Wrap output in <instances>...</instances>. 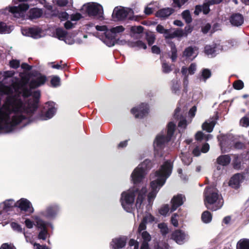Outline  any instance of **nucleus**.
<instances>
[{"label":"nucleus","instance_id":"obj_1","mask_svg":"<svg viewBox=\"0 0 249 249\" xmlns=\"http://www.w3.org/2000/svg\"><path fill=\"white\" fill-rule=\"evenodd\" d=\"M14 74V72L13 71L3 72L4 80L3 82H0V93L10 94L14 93L15 94L13 96H8L4 102L8 98L21 101L27 113V118L22 123L24 125H25L30 122L29 119L37 107V103L40 93L38 90L35 91L32 95L33 99H30V100L27 102L26 98L31 95L30 90L27 88V84L30 80L29 75L21 74L20 80L18 78H12L11 80L12 83L10 87L4 85L3 84L7 80L8 78L12 76Z\"/></svg>","mask_w":249,"mask_h":249},{"label":"nucleus","instance_id":"obj_2","mask_svg":"<svg viewBox=\"0 0 249 249\" xmlns=\"http://www.w3.org/2000/svg\"><path fill=\"white\" fill-rule=\"evenodd\" d=\"M173 169V163L170 160L165 161L160 169L151 175V192L148 195L149 203L156 197L160 188L164 184L167 178L171 175Z\"/></svg>","mask_w":249,"mask_h":249},{"label":"nucleus","instance_id":"obj_3","mask_svg":"<svg viewBox=\"0 0 249 249\" xmlns=\"http://www.w3.org/2000/svg\"><path fill=\"white\" fill-rule=\"evenodd\" d=\"M146 192V189L145 187H142L139 191H136V189L133 188L122 193L121 202L124 210L127 212L131 211L134 201V196L136 193L138 195V197L136 199V206L138 210V213H139V209H140L142 205V202L145 198Z\"/></svg>","mask_w":249,"mask_h":249},{"label":"nucleus","instance_id":"obj_4","mask_svg":"<svg viewBox=\"0 0 249 249\" xmlns=\"http://www.w3.org/2000/svg\"><path fill=\"white\" fill-rule=\"evenodd\" d=\"M204 196V204L207 209L212 211H216L222 207L223 200L215 187L211 186L206 188Z\"/></svg>","mask_w":249,"mask_h":249},{"label":"nucleus","instance_id":"obj_5","mask_svg":"<svg viewBox=\"0 0 249 249\" xmlns=\"http://www.w3.org/2000/svg\"><path fill=\"white\" fill-rule=\"evenodd\" d=\"M176 124L173 122H170L167 125L166 135L161 132L158 134L154 142V148L155 154L160 155L161 150L163 148L165 144L169 141L173 136L175 130Z\"/></svg>","mask_w":249,"mask_h":249},{"label":"nucleus","instance_id":"obj_6","mask_svg":"<svg viewBox=\"0 0 249 249\" xmlns=\"http://www.w3.org/2000/svg\"><path fill=\"white\" fill-rule=\"evenodd\" d=\"M155 221V218L151 213H147L144 214L142 220L138 228V232L141 234L143 239L141 249H149L148 242L151 240V238L149 233L145 231L146 228V224L147 223H152Z\"/></svg>","mask_w":249,"mask_h":249},{"label":"nucleus","instance_id":"obj_7","mask_svg":"<svg viewBox=\"0 0 249 249\" xmlns=\"http://www.w3.org/2000/svg\"><path fill=\"white\" fill-rule=\"evenodd\" d=\"M150 164L151 161L146 160L135 169L131 176V180L134 184L139 183L142 180L145 174V170L150 168Z\"/></svg>","mask_w":249,"mask_h":249},{"label":"nucleus","instance_id":"obj_8","mask_svg":"<svg viewBox=\"0 0 249 249\" xmlns=\"http://www.w3.org/2000/svg\"><path fill=\"white\" fill-rule=\"evenodd\" d=\"M81 10L90 16H95L98 18L103 17V8L100 4L97 3L89 2L83 5Z\"/></svg>","mask_w":249,"mask_h":249},{"label":"nucleus","instance_id":"obj_9","mask_svg":"<svg viewBox=\"0 0 249 249\" xmlns=\"http://www.w3.org/2000/svg\"><path fill=\"white\" fill-rule=\"evenodd\" d=\"M133 13L132 10L129 8L116 7L113 10L112 17L117 20H122L126 17L130 18V16Z\"/></svg>","mask_w":249,"mask_h":249},{"label":"nucleus","instance_id":"obj_10","mask_svg":"<svg viewBox=\"0 0 249 249\" xmlns=\"http://www.w3.org/2000/svg\"><path fill=\"white\" fill-rule=\"evenodd\" d=\"M33 218L36 222V227L41 230L38 235V238L45 240L48 234L46 229L47 223L43 221L38 216L34 215Z\"/></svg>","mask_w":249,"mask_h":249},{"label":"nucleus","instance_id":"obj_11","mask_svg":"<svg viewBox=\"0 0 249 249\" xmlns=\"http://www.w3.org/2000/svg\"><path fill=\"white\" fill-rule=\"evenodd\" d=\"M29 8V5L26 3H22L18 6L9 7L7 8L14 17L20 18L24 16L26 11Z\"/></svg>","mask_w":249,"mask_h":249},{"label":"nucleus","instance_id":"obj_12","mask_svg":"<svg viewBox=\"0 0 249 249\" xmlns=\"http://www.w3.org/2000/svg\"><path fill=\"white\" fill-rule=\"evenodd\" d=\"M96 29L98 31H104L105 36L111 35L115 37L116 34L123 32L124 31V28L122 26H118L112 28L110 29H107L106 26H96Z\"/></svg>","mask_w":249,"mask_h":249},{"label":"nucleus","instance_id":"obj_13","mask_svg":"<svg viewBox=\"0 0 249 249\" xmlns=\"http://www.w3.org/2000/svg\"><path fill=\"white\" fill-rule=\"evenodd\" d=\"M16 207L30 214L33 213L34 211L31 203L27 199L23 198H21L16 202Z\"/></svg>","mask_w":249,"mask_h":249},{"label":"nucleus","instance_id":"obj_14","mask_svg":"<svg viewBox=\"0 0 249 249\" xmlns=\"http://www.w3.org/2000/svg\"><path fill=\"white\" fill-rule=\"evenodd\" d=\"M148 110L147 104H142L139 107L132 108L131 111L136 118H142L148 113Z\"/></svg>","mask_w":249,"mask_h":249},{"label":"nucleus","instance_id":"obj_15","mask_svg":"<svg viewBox=\"0 0 249 249\" xmlns=\"http://www.w3.org/2000/svg\"><path fill=\"white\" fill-rule=\"evenodd\" d=\"M46 80L47 78L45 76L38 74L32 78L29 83V86L32 89L37 88L44 85Z\"/></svg>","mask_w":249,"mask_h":249},{"label":"nucleus","instance_id":"obj_16","mask_svg":"<svg viewBox=\"0 0 249 249\" xmlns=\"http://www.w3.org/2000/svg\"><path fill=\"white\" fill-rule=\"evenodd\" d=\"M186 238L187 235L181 230H176L172 234V239L180 245L184 243Z\"/></svg>","mask_w":249,"mask_h":249},{"label":"nucleus","instance_id":"obj_17","mask_svg":"<svg viewBox=\"0 0 249 249\" xmlns=\"http://www.w3.org/2000/svg\"><path fill=\"white\" fill-rule=\"evenodd\" d=\"M197 54V49L196 47H188L183 53V56L190 60H193Z\"/></svg>","mask_w":249,"mask_h":249},{"label":"nucleus","instance_id":"obj_18","mask_svg":"<svg viewBox=\"0 0 249 249\" xmlns=\"http://www.w3.org/2000/svg\"><path fill=\"white\" fill-rule=\"evenodd\" d=\"M40 30L37 28H32L22 30V34L24 36H31L35 38L41 37Z\"/></svg>","mask_w":249,"mask_h":249},{"label":"nucleus","instance_id":"obj_19","mask_svg":"<svg viewBox=\"0 0 249 249\" xmlns=\"http://www.w3.org/2000/svg\"><path fill=\"white\" fill-rule=\"evenodd\" d=\"M48 105V109L45 114L42 115L40 117L42 120H46L53 117L56 112L55 105L53 102H50L47 104Z\"/></svg>","mask_w":249,"mask_h":249},{"label":"nucleus","instance_id":"obj_20","mask_svg":"<svg viewBox=\"0 0 249 249\" xmlns=\"http://www.w3.org/2000/svg\"><path fill=\"white\" fill-rule=\"evenodd\" d=\"M185 200L184 196L182 195H178L172 198V208L171 212L175 211L179 206H181Z\"/></svg>","mask_w":249,"mask_h":249},{"label":"nucleus","instance_id":"obj_21","mask_svg":"<svg viewBox=\"0 0 249 249\" xmlns=\"http://www.w3.org/2000/svg\"><path fill=\"white\" fill-rule=\"evenodd\" d=\"M125 244L126 238L124 237H121L112 239L110 245L112 249H119L124 247Z\"/></svg>","mask_w":249,"mask_h":249},{"label":"nucleus","instance_id":"obj_22","mask_svg":"<svg viewBox=\"0 0 249 249\" xmlns=\"http://www.w3.org/2000/svg\"><path fill=\"white\" fill-rule=\"evenodd\" d=\"M243 176L241 174H235L231 178L229 181V185L232 188H237L243 181Z\"/></svg>","mask_w":249,"mask_h":249},{"label":"nucleus","instance_id":"obj_23","mask_svg":"<svg viewBox=\"0 0 249 249\" xmlns=\"http://www.w3.org/2000/svg\"><path fill=\"white\" fill-rule=\"evenodd\" d=\"M58 211V207L57 205H53L48 207L42 214L47 218H52L57 214Z\"/></svg>","mask_w":249,"mask_h":249},{"label":"nucleus","instance_id":"obj_24","mask_svg":"<svg viewBox=\"0 0 249 249\" xmlns=\"http://www.w3.org/2000/svg\"><path fill=\"white\" fill-rule=\"evenodd\" d=\"M243 18L241 15L235 14L232 15L230 18L231 24L235 26L241 25L243 23Z\"/></svg>","mask_w":249,"mask_h":249},{"label":"nucleus","instance_id":"obj_25","mask_svg":"<svg viewBox=\"0 0 249 249\" xmlns=\"http://www.w3.org/2000/svg\"><path fill=\"white\" fill-rule=\"evenodd\" d=\"M16 202L14 200L10 199L7 200L0 204V209H2L3 211H8L13 206H16Z\"/></svg>","mask_w":249,"mask_h":249},{"label":"nucleus","instance_id":"obj_26","mask_svg":"<svg viewBox=\"0 0 249 249\" xmlns=\"http://www.w3.org/2000/svg\"><path fill=\"white\" fill-rule=\"evenodd\" d=\"M215 124V121L214 120H208L202 124V128L203 130L207 131L208 132H211Z\"/></svg>","mask_w":249,"mask_h":249},{"label":"nucleus","instance_id":"obj_27","mask_svg":"<svg viewBox=\"0 0 249 249\" xmlns=\"http://www.w3.org/2000/svg\"><path fill=\"white\" fill-rule=\"evenodd\" d=\"M173 12L171 8H164L159 10L156 13V16L158 17L164 18L170 16Z\"/></svg>","mask_w":249,"mask_h":249},{"label":"nucleus","instance_id":"obj_28","mask_svg":"<svg viewBox=\"0 0 249 249\" xmlns=\"http://www.w3.org/2000/svg\"><path fill=\"white\" fill-rule=\"evenodd\" d=\"M184 34L183 30L181 29H177L173 32L170 31L169 35H166V38H173L176 37H183L185 36Z\"/></svg>","mask_w":249,"mask_h":249},{"label":"nucleus","instance_id":"obj_29","mask_svg":"<svg viewBox=\"0 0 249 249\" xmlns=\"http://www.w3.org/2000/svg\"><path fill=\"white\" fill-rule=\"evenodd\" d=\"M230 161L231 158L229 155L220 156L217 159V163L223 166L228 165Z\"/></svg>","mask_w":249,"mask_h":249},{"label":"nucleus","instance_id":"obj_30","mask_svg":"<svg viewBox=\"0 0 249 249\" xmlns=\"http://www.w3.org/2000/svg\"><path fill=\"white\" fill-rule=\"evenodd\" d=\"M196 70V65L195 63H192L188 69H187L186 67H182L181 69V72L183 74L186 75L188 71V72L190 74L192 75L195 73Z\"/></svg>","mask_w":249,"mask_h":249},{"label":"nucleus","instance_id":"obj_31","mask_svg":"<svg viewBox=\"0 0 249 249\" xmlns=\"http://www.w3.org/2000/svg\"><path fill=\"white\" fill-rule=\"evenodd\" d=\"M237 249H249V239H242L237 244Z\"/></svg>","mask_w":249,"mask_h":249},{"label":"nucleus","instance_id":"obj_32","mask_svg":"<svg viewBox=\"0 0 249 249\" xmlns=\"http://www.w3.org/2000/svg\"><path fill=\"white\" fill-rule=\"evenodd\" d=\"M42 14V11L37 8H32L30 10L29 17L30 18H39Z\"/></svg>","mask_w":249,"mask_h":249},{"label":"nucleus","instance_id":"obj_33","mask_svg":"<svg viewBox=\"0 0 249 249\" xmlns=\"http://www.w3.org/2000/svg\"><path fill=\"white\" fill-rule=\"evenodd\" d=\"M201 218L204 223H208L211 221L212 215L210 212L206 211L202 213Z\"/></svg>","mask_w":249,"mask_h":249},{"label":"nucleus","instance_id":"obj_34","mask_svg":"<svg viewBox=\"0 0 249 249\" xmlns=\"http://www.w3.org/2000/svg\"><path fill=\"white\" fill-rule=\"evenodd\" d=\"M211 76V71L207 69H203L201 72V76L199 77L200 80H202L205 82L206 80Z\"/></svg>","mask_w":249,"mask_h":249},{"label":"nucleus","instance_id":"obj_35","mask_svg":"<svg viewBox=\"0 0 249 249\" xmlns=\"http://www.w3.org/2000/svg\"><path fill=\"white\" fill-rule=\"evenodd\" d=\"M105 36L106 38L104 41L105 43L108 47L114 46L115 42V37H114L113 36H111V35Z\"/></svg>","mask_w":249,"mask_h":249},{"label":"nucleus","instance_id":"obj_36","mask_svg":"<svg viewBox=\"0 0 249 249\" xmlns=\"http://www.w3.org/2000/svg\"><path fill=\"white\" fill-rule=\"evenodd\" d=\"M211 138H212L211 135H210V134L204 135V134L201 131H198L196 134V139L197 140L200 141V140H205L207 141Z\"/></svg>","mask_w":249,"mask_h":249},{"label":"nucleus","instance_id":"obj_37","mask_svg":"<svg viewBox=\"0 0 249 249\" xmlns=\"http://www.w3.org/2000/svg\"><path fill=\"white\" fill-rule=\"evenodd\" d=\"M11 31L10 28L8 27L5 23L0 21V33H9Z\"/></svg>","mask_w":249,"mask_h":249},{"label":"nucleus","instance_id":"obj_38","mask_svg":"<svg viewBox=\"0 0 249 249\" xmlns=\"http://www.w3.org/2000/svg\"><path fill=\"white\" fill-rule=\"evenodd\" d=\"M67 34V33L62 29H57L56 30V36L60 40H63Z\"/></svg>","mask_w":249,"mask_h":249},{"label":"nucleus","instance_id":"obj_39","mask_svg":"<svg viewBox=\"0 0 249 249\" xmlns=\"http://www.w3.org/2000/svg\"><path fill=\"white\" fill-rule=\"evenodd\" d=\"M181 158L182 162L186 165H189L192 162V158L186 153H182Z\"/></svg>","mask_w":249,"mask_h":249},{"label":"nucleus","instance_id":"obj_40","mask_svg":"<svg viewBox=\"0 0 249 249\" xmlns=\"http://www.w3.org/2000/svg\"><path fill=\"white\" fill-rule=\"evenodd\" d=\"M171 51L172 53V55L171 58L173 61L176 60L177 57V50L175 46V45L173 43L171 45Z\"/></svg>","mask_w":249,"mask_h":249},{"label":"nucleus","instance_id":"obj_41","mask_svg":"<svg viewBox=\"0 0 249 249\" xmlns=\"http://www.w3.org/2000/svg\"><path fill=\"white\" fill-rule=\"evenodd\" d=\"M156 30L158 32L163 34L166 38V35H169L170 31L167 29H165L164 27L161 25H158L156 27Z\"/></svg>","mask_w":249,"mask_h":249},{"label":"nucleus","instance_id":"obj_42","mask_svg":"<svg viewBox=\"0 0 249 249\" xmlns=\"http://www.w3.org/2000/svg\"><path fill=\"white\" fill-rule=\"evenodd\" d=\"M183 18L187 23H190L192 21V18L189 10H185L182 13Z\"/></svg>","mask_w":249,"mask_h":249},{"label":"nucleus","instance_id":"obj_43","mask_svg":"<svg viewBox=\"0 0 249 249\" xmlns=\"http://www.w3.org/2000/svg\"><path fill=\"white\" fill-rule=\"evenodd\" d=\"M51 83L53 87H55L59 86L60 83V79L58 76H53L52 78Z\"/></svg>","mask_w":249,"mask_h":249},{"label":"nucleus","instance_id":"obj_44","mask_svg":"<svg viewBox=\"0 0 249 249\" xmlns=\"http://www.w3.org/2000/svg\"><path fill=\"white\" fill-rule=\"evenodd\" d=\"M132 46L134 47H137L139 49H145L146 48V44L142 41H136L133 43Z\"/></svg>","mask_w":249,"mask_h":249},{"label":"nucleus","instance_id":"obj_45","mask_svg":"<svg viewBox=\"0 0 249 249\" xmlns=\"http://www.w3.org/2000/svg\"><path fill=\"white\" fill-rule=\"evenodd\" d=\"M180 89V84L178 82H174L172 86V92L175 94H178Z\"/></svg>","mask_w":249,"mask_h":249},{"label":"nucleus","instance_id":"obj_46","mask_svg":"<svg viewBox=\"0 0 249 249\" xmlns=\"http://www.w3.org/2000/svg\"><path fill=\"white\" fill-rule=\"evenodd\" d=\"M71 1L72 0H53V2L59 6H64L66 5L69 2L71 3Z\"/></svg>","mask_w":249,"mask_h":249},{"label":"nucleus","instance_id":"obj_47","mask_svg":"<svg viewBox=\"0 0 249 249\" xmlns=\"http://www.w3.org/2000/svg\"><path fill=\"white\" fill-rule=\"evenodd\" d=\"M159 228L162 234H166L168 232V229L166 224L164 223H160L158 225Z\"/></svg>","mask_w":249,"mask_h":249},{"label":"nucleus","instance_id":"obj_48","mask_svg":"<svg viewBox=\"0 0 249 249\" xmlns=\"http://www.w3.org/2000/svg\"><path fill=\"white\" fill-rule=\"evenodd\" d=\"M130 30L134 34H140L143 31V27L141 26H132Z\"/></svg>","mask_w":249,"mask_h":249},{"label":"nucleus","instance_id":"obj_49","mask_svg":"<svg viewBox=\"0 0 249 249\" xmlns=\"http://www.w3.org/2000/svg\"><path fill=\"white\" fill-rule=\"evenodd\" d=\"M63 40L68 44H72L74 43L73 36L67 34Z\"/></svg>","mask_w":249,"mask_h":249},{"label":"nucleus","instance_id":"obj_50","mask_svg":"<svg viewBox=\"0 0 249 249\" xmlns=\"http://www.w3.org/2000/svg\"><path fill=\"white\" fill-rule=\"evenodd\" d=\"M233 87L236 89H241L244 87V83L241 80H237L233 83Z\"/></svg>","mask_w":249,"mask_h":249},{"label":"nucleus","instance_id":"obj_51","mask_svg":"<svg viewBox=\"0 0 249 249\" xmlns=\"http://www.w3.org/2000/svg\"><path fill=\"white\" fill-rule=\"evenodd\" d=\"M169 211V207L167 205H165L161 207L159 211L160 213L163 215H165Z\"/></svg>","mask_w":249,"mask_h":249},{"label":"nucleus","instance_id":"obj_52","mask_svg":"<svg viewBox=\"0 0 249 249\" xmlns=\"http://www.w3.org/2000/svg\"><path fill=\"white\" fill-rule=\"evenodd\" d=\"M11 226L12 228L16 231L21 232L22 231V229L20 226L17 223L12 222L11 224Z\"/></svg>","mask_w":249,"mask_h":249},{"label":"nucleus","instance_id":"obj_53","mask_svg":"<svg viewBox=\"0 0 249 249\" xmlns=\"http://www.w3.org/2000/svg\"><path fill=\"white\" fill-rule=\"evenodd\" d=\"M210 5H211L209 4V3L208 1L205 2L202 5H201L202 8V12L204 14H207L209 12Z\"/></svg>","mask_w":249,"mask_h":249},{"label":"nucleus","instance_id":"obj_54","mask_svg":"<svg viewBox=\"0 0 249 249\" xmlns=\"http://www.w3.org/2000/svg\"><path fill=\"white\" fill-rule=\"evenodd\" d=\"M240 124L244 127L249 126V118L247 117H243L240 120Z\"/></svg>","mask_w":249,"mask_h":249},{"label":"nucleus","instance_id":"obj_55","mask_svg":"<svg viewBox=\"0 0 249 249\" xmlns=\"http://www.w3.org/2000/svg\"><path fill=\"white\" fill-rule=\"evenodd\" d=\"M205 52L208 55L212 56L214 53V50L210 46H206L205 48Z\"/></svg>","mask_w":249,"mask_h":249},{"label":"nucleus","instance_id":"obj_56","mask_svg":"<svg viewBox=\"0 0 249 249\" xmlns=\"http://www.w3.org/2000/svg\"><path fill=\"white\" fill-rule=\"evenodd\" d=\"M226 137L225 136H218L217 137V138L220 142V145L221 147V149L222 152L226 151V149H225V143L224 142H222V141H223L225 139Z\"/></svg>","mask_w":249,"mask_h":249},{"label":"nucleus","instance_id":"obj_57","mask_svg":"<svg viewBox=\"0 0 249 249\" xmlns=\"http://www.w3.org/2000/svg\"><path fill=\"white\" fill-rule=\"evenodd\" d=\"M82 17L80 14L75 13L71 15L70 18L71 21H76L79 20Z\"/></svg>","mask_w":249,"mask_h":249},{"label":"nucleus","instance_id":"obj_58","mask_svg":"<svg viewBox=\"0 0 249 249\" xmlns=\"http://www.w3.org/2000/svg\"><path fill=\"white\" fill-rule=\"evenodd\" d=\"M20 62L17 60H12L10 62V67L12 68L17 69L19 66Z\"/></svg>","mask_w":249,"mask_h":249},{"label":"nucleus","instance_id":"obj_59","mask_svg":"<svg viewBox=\"0 0 249 249\" xmlns=\"http://www.w3.org/2000/svg\"><path fill=\"white\" fill-rule=\"evenodd\" d=\"M24 223L26 227L29 229H31L33 228L34 225H35L34 222L28 218L25 219Z\"/></svg>","mask_w":249,"mask_h":249},{"label":"nucleus","instance_id":"obj_60","mask_svg":"<svg viewBox=\"0 0 249 249\" xmlns=\"http://www.w3.org/2000/svg\"><path fill=\"white\" fill-rule=\"evenodd\" d=\"M162 67V71L165 73H168L171 71V67L165 63H163Z\"/></svg>","mask_w":249,"mask_h":249},{"label":"nucleus","instance_id":"obj_61","mask_svg":"<svg viewBox=\"0 0 249 249\" xmlns=\"http://www.w3.org/2000/svg\"><path fill=\"white\" fill-rule=\"evenodd\" d=\"M130 246H134V249H139V244L138 242L134 239H131L129 242Z\"/></svg>","mask_w":249,"mask_h":249},{"label":"nucleus","instance_id":"obj_62","mask_svg":"<svg viewBox=\"0 0 249 249\" xmlns=\"http://www.w3.org/2000/svg\"><path fill=\"white\" fill-rule=\"evenodd\" d=\"M193 31V28L190 26L188 25L185 27L184 31V34H185V36L184 37H186L187 36V35L191 33Z\"/></svg>","mask_w":249,"mask_h":249},{"label":"nucleus","instance_id":"obj_63","mask_svg":"<svg viewBox=\"0 0 249 249\" xmlns=\"http://www.w3.org/2000/svg\"><path fill=\"white\" fill-rule=\"evenodd\" d=\"M0 249H15V248L11 244L5 243L2 245Z\"/></svg>","mask_w":249,"mask_h":249},{"label":"nucleus","instance_id":"obj_64","mask_svg":"<svg viewBox=\"0 0 249 249\" xmlns=\"http://www.w3.org/2000/svg\"><path fill=\"white\" fill-rule=\"evenodd\" d=\"M34 246V249H50L46 246H41L37 243H35Z\"/></svg>","mask_w":249,"mask_h":249}]
</instances>
